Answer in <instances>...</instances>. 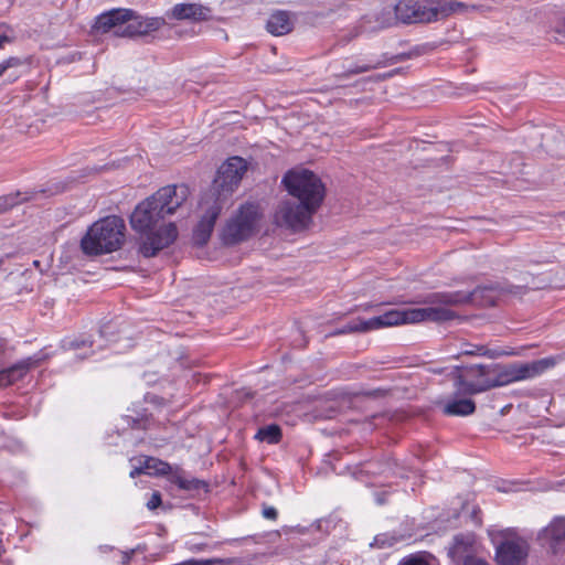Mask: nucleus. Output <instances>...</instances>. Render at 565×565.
Listing matches in <instances>:
<instances>
[{
    "instance_id": "nucleus-30",
    "label": "nucleus",
    "mask_w": 565,
    "mask_h": 565,
    "mask_svg": "<svg viewBox=\"0 0 565 565\" xmlns=\"http://www.w3.org/2000/svg\"><path fill=\"white\" fill-rule=\"evenodd\" d=\"M463 565H490L484 558L478 557L477 555L472 558H468Z\"/></svg>"
},
{
    "instance_id": "nucleus-20",
    "label": "nucleus",
    "mask_w": 565,
    "mask_h": 565,
    "mask_svg": "<svg viewBox=\"0 0 565 565\" xmlns=\"http://www.w3.org/2000/svg\"><path fill=\"white\" fill-rule=\"evenodd\" d=\"M141 462L146 475L170 477L171 472L173 471V468L169 462L159 458L145 457Z\"/></svg>"
},
{
    "instance_id": "nucleus-8",
    "label": "nucleus",
    "mask_w": 565,
    "mask_h": 565,
    "mask_svg": "<svg viewBox=\"0 0 565 565\" xmlns=\"http://www.w3.org/2000/svg\"><path fill=\"white\" fill-rule=\"evenodd\" d=\"M262 218L263 213L258 204L249 202L242 204L222 230L223 243L236 245L249 239L258 231Z\"/></svg>"
},
{
    "instance_id": "nucleus-12",
    "label": "nucleus",
    "mask_w": 565,
    "mask_h": 565,
    "mask_svg": "<svg viewBox=\"0 0 565 565\" xmlns=\"http://www.w3.org/2000/svg\"><path fill=\"white\" fill-rule=\"evenodd\" d=\"M50 359V354L45 352V350H40L32 356H28L15 364L0 371V387H6L14 384L15 382L22 380L25 374L31 370L39 365H41L44 361Z\"/></svg>"
},
{
    "instance_id": "nucleus-23",
    "label": "nucleus",
    "mask_w": 565,
    "mask_h": 565,
    "mask_svg": "<svg viewBox=\"0 0 565 565\" xmlns=\"http://www.w3.org/2000/svg\"><path fill=\"white\" fill-rule=\"evenodd\" d=\"M430 302H438L441 305L451 306L461 302V299L457 294H435L431 297Z\"/></svg>"
},
{
    "instance_id": "nucleus-35",
    "label": "nucleus",
    "mask_w": 565,
    "mask_h": 565,
    "mask_svg": "<svg viewBox=\"0 0 565 565\" xmlns=\"http://www.w3.org/2000/svg\"><path fill=\"white\" fill-rule=\"evenodd\" d=\"M134 553V551H131L130 553H125L124 554V557H122V562L125 564H128L130 562V558H131V554Z\"/></svg>"
},
{
    "instance_id": "nucleus-13",
    "label": "nucleus",
    "mask_w": 565,
    "mask_h": 565,
    "mask_svg": "<svg viewBox=\"0 0 565 565\" xmlns=\"http://www.w3.org/2000/svg\"><path fill=\"white\" fill-rule=\"evenodd\" d=\"M449 557L455 563L462 565L468 558L477 555V544L473 534H458L454 537L452 544L448 551Z\"/></svg>"
},
{
    "instance_id": "nucleus-4",
    "label": "nucleus",
    "mask_w": 565,
    "mask_h": 565,
    "mask_svg": "<svg viewBox=\"0 0 565 565\" xmlns=\"http://www.w3.org/2000/svg\"><path fill=\"white\" fill-rule=\"evenodd\" d=\"M455 318V311L446 307L411 308L405 310L392 309L369 320H360L359 322L350 323L339 331V333L367 332L381 328L423 321L444 322Z\"/></svg>"
},
{
    "instance_id": "nucleus-18",
    "label": "nucleus",
    "mask_w": 565,
    "mask_h": 565,
    "mask_svg": "<svg viewBox=\"0 0 565 565\" xmlns=\"http://www.w3.org/2000/svg\"><path fill=\"white\" fill-rule=\"evenodd\" d=\"M542 537L552 546L565 541V516H556L543 530Z\"/></svg>"
},
{
    "instance_id": "nucleus-10",
    "label": "nucleus",
    "mask_w": 565,
    "mask_h": 565,
    "mask_svg": "<svg viewBox=\"0 0 565 565\" xmlns=\"http://www.w3.org/2000/svg\"><path fill=\"white\" fill-rule=\"evenodd\" d=\"M247 161L241 157L228 158L217 170L214 184L217 189V198L232 194L239 185L243 175L247 171Z\"/></svg>"
},
{
    "instance_id": "nucleus-11",
    "label": "nucleus",
    "mask_w": 565,
    "mask_h": 565,
    "mask_svg": "<svg viewBox=\"0 0 565 565\" xmlns=\"http://www.w3.org/2000/svg\"><path fill=\"white\" fill-rule=\"evenodd\" d=\"M530 546L526 540L508 535L495 547L498 565H525Z\"/></svg>"
},
{
    "instance_id": "nucleus-36",
    "label": "nucleus",
    "mask_w": 565,
    "mask_h": 565,
    "mask_svg": "<svg viewBox=\"0 0 565 565\" xmlns=\"http://www.w3.org/2000/svg\"><path fill=\"white\" fill-rule=\"evenodd\" d=\"M375 544H376L377 546H383V543H381V544H380V539H379V537H375Z\"/></svg>"
},
{
    "instance_id": "nucleus-7",
    "label": "nucleus",
    "mask_w": 565,
    "mask_h": 565,
    "mask_svg": "<svg viewBox=\"0 0 565 565\" xmlns=\"http://www.w3.org/2000/svg\"><path fill=\"white\" fill-rule=\"evenodd\" d=\"M558 356H546L531 362H514L509 365H489L491 388L535 379L556 366Z\"/></svg>"
},
{
    "instance_id": "nucleus-14",
    "label": "nucleus",
    "mask_w": 565,
    "mask_h": 565,
    "mask_svg": "<svg viewBox=\"0 0 565 565\" xmlns=\"http://www.w3.org/2000/svg\"><path fill=\"white\" fill-rule=\"evenodd\" d=\"M221 211L222 204L218 202V199H214L213 203L206 209L194 230V237L199 244H205L207 242Z\"/></svg>"
},
{
    "instance_id": "nucleus-33",
    "label": "nucleus",
    "mask_w": 565,
    "mask_h": 565,
    "mask_svg": "<svg viewBox=\"0 0 565 565\" xmlns=\"http://www.w3.org/2000/svg\"><path fill=\"white\" fill-rule=\"evenodd\" d=\"M556 32L559 34V36H556L555 39L557 41H564L565 40V18H564V25H563V30H556Z\"/></svg>"
},
{
    "instance_id": "nucleus-32",
    "label": "nucleus",
    "mask_w": 565,
    "mask_h": 565,
    "mask_svg": "<svg viewBox=\"0 0 565 565\" xmlns=\"http://www.w3.org/2000/svg\"><path fill=\"white\" fill-rule=\"evenodd\" d=\"M372 68H374L373 65L365 64V65L359 66L354 72L355 73H364V72H367V71H370Z\"/></svg>"
},
{
    "instance_id": "nucleus-16",
    "label": "nucleus",
    "mask_w": 565,
    "mask_h": 565,
    "mask_svg": "<svg viewBox=\"0 0 565 565\" xmlns=\"http://www.w3.org/2000/svg\"><path fill=\"white\" fill-rule=\"evenodd\" d=\"M292 26L294 24L289 12L284 10L273 12L266 23V30L275 36L289 33L292 30Z\"/></svg>"
},
{
    "instance_id": "nucleus-31",
    "label": "nucleus",
    "mask_w": 565,
    "mask_h": 565,
    "mask_svg": "<svg viewBox=\"0 0 565 565\" xmlns=\"http://www.w3.org/2000/svg\"><path fill=\"white\" fill-rule=\"evenodd\" d=\"M143 473H145V469H143L142 462H140V466L139 467H135L130 471L129 475H130L131 478H136L137 476L143 475Z\"/></svg>"
},
{
    "instance_id": "nucleus-22",
    "label": "nucleus",
    "mask_w": 565,
    "mask_h": 565,
    "mask_svg": "<svg viewBox=\"0 0 565 565\" xmlns=\"http://www.w3.org/2000/svg\"><path fill=\"white\" fill-rule=\"evenodd\" d=\"M428 557L426 552H416L401 558L397 565H431Z\"/></svg>"
},
{
    "instance_id": "nucleus-15",
    "label": "nucleus",
    "mask_w": 565,
    "mask_h": 565,
    "mask_svg": "<svg viewBox=\"0 0 565 565\" xmlns=\"http://www.w3.org/2000/svg\"><path fill=\"white\" fill-rule=\"evenodd\" d=\"M170 17L175 20H190L193 22L207 21L211 18V9L201 3H177L171 9Z\"/></svg>"
},
{
    "instance_id": "nucleus-34",
    "label": "nucleus",
    "mask_w": 565,
    "mask_h": 565,
    "mask_svg": "<svg viewBox=\"0 0 565 565\" xmlns=\"http://www.w3.org/2000/svg\"><path fill=\"white\" fill-rule=\"evenodd\" d=\"M484 290H487V288H477L475 289L472 292H471V297L473 299H477V297L479 296V294H482Z\"/></svg>"
},
{
    "instance_id": "nucleus-28",
    "label": "nucleus",
    "mask_w": 565,
    "mask_h": 565,
    "mask_svg": "<svg viewBox=\"0 0 565 565\" xmlns=\"http://www.w3.org/2000/svg\"><path fill=\"white\" fill-rule=\"evenodd\" d=\"M262 515L265 519L276 521L278 518V512H277L276 508H274V507H264V509L262 511Z\"/></svg>"
},
{
    "instance_id": "nucleus-17",
    "label": "nucleus",
    "mask_w": 565,
    "mask_h": 565,
    "mask_svg": "<svg viewBox=\"0 0 565 565\" xmlns=\"http://www.w3.org/2000/svg\"><path fill=\"white\" fill-rule=\"evenodd\" d=\"M169 481L184 491H199L201 489H206L209 486L205 481L198 478L185 477L184 471L179 467L173 469L169 477Z\"/></svg>"
},
{
    "instance_id": "nucleus-5",
    "label": "nucleus",
    "mask_w": 565,
    "mask_h": 565,
    "mask_svg": "<svg viewBox=\"0 0 565 565\" xmlns=\"http://www.w3.org/2000/svg\"><path fill=\"white\" fill-rule=\"evenodd\" d=\"M126 225L116 215L106 216L93 223L81 239V249L87 256L109 254L121 248Z\"/></svg>"
},
{
    "instance_id": "nucleus-24",
    "label": "nucleus",
    "mask_w": 565,
    "mask_h": 565,
    "mask_svg": "<svg viewBox=\"0 0 565 565\" xmlns=\"http://www.w3.org/2000/svg\"><path fill=\"white\" fill-rule=\"evenodd\" d=\"M23 63H24V61L17 56H10V57L6 58L4 61H2L0 63V76H2L6 73V71H8L9 68L19 67Z\"/></svg>"
},
{
    "instance_id": "nucleus-27",
    "label": "nucleus",
    "mask_w": 565,
    "mask_h": 565,
    "mask_svg": "<svg viewBox=\"0 0 565 565\" xmlns=\"http://www.w3.org/2000/svg\"><path fill=\"white\" fill-rule=\"evenodd\" d=\"M478 353L481 355H488L490 358L499 356V355H514L515 352H492L489 350H486L483 345L477 348Z\"/></svg>"
},
{
    "instance_id": "nucleus-29",
    "label": "nucleus",
    "mask_w": 565,
    "mask_h": 565,
    "mask_svg": "<svg viewBox=\"0 0 565 565\" xmlns=\"http://www.w3.org/2000/svg\"><path fill=\"white\" fill-rule=\"evenodd\" d=\"M15 204V200L13 198L3 196L0 198V212L6 211L8 207Z\"/></svg>"
},
{
    "instance_id": "nucleus-9",
    "label": "nucleus",
    "mask_w": 565,
    "mask_h": 565,
    "mask_svg": "<svg viewBox=\"0 0 565 565\" xmlns=\"http://www.w3.org/2000/svg\"><path fill=\"white\" fill-rule=\"evenodd\" d=\"M489 365L475 364L462 367L455 376V387L459 395L471 396L491 390Z\"/></svg>"
},
{
    "instance_id": "nucleus-26",
    "label": "nucleus",
    "mask_w": 565,
    "mask_h": 565,
    "mask_svg": "<svg viewBox=\"0 0 565 565\" xmlns=\"http://www.w3.org/2000/svg\"><path fill=\"white\" fill-rule=\"evenodd\" d=\"M162 503L161 493L159 491L152 492L150 499L147 502V508L149 510H156Z\"/></svg>"
},
{
    "instance_id": "nucleus-21",
    "label": "nucleus",
    "mask_w": 565,
    "mask_h": 565,
    "mask_svg": "<svg viewBox=\"0 0 565 565\" xmlns=\"http://www.w3.org/2000/svg\"><path fill=\"white\" fill-rule=\"evenodd\" d=\"M254 438L268 445H277L282 439V430L279 425L270 424L260 427L255 434Z\"/></svg>"
},
{
    "instance_id": "nucleus-25",
    "label": "nucleus",
    "mask_w": 565,
    "mask_h": 565,
    "mask_svg": "<svg viewBox=\"0 0 565 565\" xmlns=\"http://www.w3.org/2000/svg\"><path fill=\"white\" fill-rule=\"evenodd\" d=\"M10 31V26L6 23H0V50L3 47L4 43L12 42V39L8 35Z\"/></svg>"
},
{
    "instance_id": "nucleus-19",
    "label": "nucleus",
    "mask_w": 565,
    "mask_h": 565,
    "mask_svg": "<svg viewBox=\"0 0 565 565\" xmlns=\"http://www.w3.org/2000/svg\"><path fill=\"white\" fill-rule=\"evenodd\" d=\"M443 411L448 416H468L475 413L476 404L470 398H455L447 402Z\"/></svg>"
},
{
    "instance_id": "nucleus-1",
    "label": "nucleus",
    "mask_w": 565,
    "mask_h": 565,
    "mask_svg": "<svg viewBox=\"0 0 565 565\" xmlns=\"http://www.w3.org/2000/svg\"><path fill=\"white\" fill-rule=\"evenodd\" d=\"M189 186L185 184L167 185L140 202L130 216L131 227L145 234L139 253L146 257H154L160 250L169 247L178 238L174 223L158 226L159 221L173 214L188 199Z\"/></svg>"
},
{
    "instance_id": "nucleus-3",
    "label": "nucleus",
    "mask_w": 565,
    "mask_h": 565,
    "mask_svg": "<svg viewBox=\"0 0 565 565\" xmlns=\"http://www.w3.org/2000/svg\"><path fill=\"white\" fill-rule=\"evenodd\" d=\"M166 24L161 17H142L129 8H114L102 12L92 25L94 31L108 33L113 29L118 38L135 39L149 35Z\"/></svg>"
},
{
    "instance_id": "nucleus-6",
    "label": "nucleus",
    "mask_w": 565,
    "mask_h": 565,
    "mask_svg": "<svg viewBox=\"0 0 565 565\" xmlns=\"http://www.w3.org/2000/svg\"><path fill=\"white\" fill-rule=\"evenodd\" d=\"M467 8L466 3L457 0H399L395 15L406 24L431 23Z\"/></svg>"
},
{
    "instance_id": "nucleus-2",
    "label": "nucleus",
    "mask_w": 565,
    "mask_h": 565,
    "mask_svg": "<svg viewBox=\"0 0 565 565\" xmlns=\"http://www.w3.org/2000/svg\"><path fill=\"white\" fill-rule=\"evenodd\" d=\"M282 184L299 203H281L275 214L276 223L292 231L306 230L324 200V183L308 169H295L286 172Z\"/></svg>"
}]
</instances>
